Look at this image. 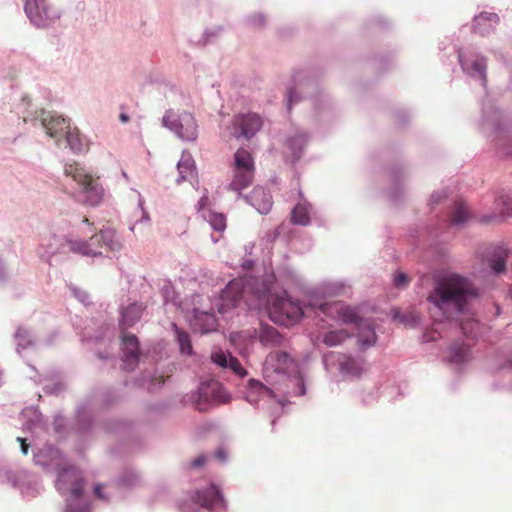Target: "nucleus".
<instances>
[{
    "mask_svg": "<svg viewBox=\"0 0 512 512\" xmlns=\"http://www.w3.org/2000/svg\"><path fill=\"white\" fill-rule=\"evenodd\" d=\"M376 400H377V393L373 389L361 397V401L364 405H369Z\"/></svg>",
    "mask_w": 512,
    "mask_h": 512,
    "instance_id": "nucleus-50",
    "label": "nucleus"
},
{
    "mask_svg": "<svg viewBox=\"0 0 512 512\" xmlns=\"http://www.w3.org/2000/svg\"><path fill=\"white\" fill-rule=\"evenodd\" d=\"M17 441L20 443L22 453L24 455H27L30 445L27 443L26 439L22 438V437H18Z\"/></svg>",
    "mask_w": 512,
    "mask_h": 512,
    "instance_id": "nucleus-54",
    "label": "nucleus"
},
{
    "mask_svg": "<svg viewBox=\"0 0 512 512\" xmlns=\"http://www.w3.org/2000/svg\"><path fill=\"white\" fill-rule=\"evenodd\" d=\"M208 202H209L208 193H207V190L204 189V194L201 196V198L199 199V201L197 203V210H198V212L201 213L202 216L204 213H207V211H208L206 209Z\"/></svg>",
    "mask_w": 512,
    "mask_h": 512,
    "instance_id": "nucleus-48",
    "label": "nucleus"
},
{
    "mask_svg": "<svg viewBox=\"0 0 512 512\" xmlns=\"http://www.w3.org/2000/svg\"><path fill=\"white\" fill-rule=\"evenodd\" d=\"M24 10L30 21L37 27H45L60 18L58 9L47 3V0H25Z\"/></svg>",
    "mask_w": 512,
    "mask_h": 512,
    "instance_id": "nucleus-12",
    "label": "nucleus"
},
{
    "mask_svg": "<svg viewBox=\"0 0 512 512\" xmlns=\"http://www.w3.org/2000/svg\"><path fill=\"white\" fill-rule=\"evenodd\" d=\"M247 25L253 28L263 27L266 23L265 16L262 13L252 14L245 17Z\"/></svg>",
    "mask_w": 512,
    "mask_h": 512,
    "instance_id": "nucleus-45",
    "label": "nucleus"
},
{
    "mask_svg": "<svg viewBox=\"0 0 512 512\" xmlns=\"http://www.w3.org/2000/svg\"><path fill=\"white\" fill-rule=\"evenodd\" d=\"M205 462H206V456L200 455L190 462L189 468L190 469L201 468L205 464Z\"/></svg>",
    "mask_w": 512,
    "mask_h": 512,
    "instance_id": "nucleus-52",
    "label": "nucleus"
},
{
    "mask_svg": "<svg viewBox=\"0 0 512 512\" xmlns=\"http://www.w3.org/2000/svg\"><path fill=\"white\" fill-rule=\"evenodd\" d=\"M402 178H403L402 172L401 173L398 171L393 172L392 180L396 186L399 184V182L402 180Z\"/></svg>",
    "mask_w": 512,
    "mask_h": 512,
    "instance_id": "nucleus-57",
    "label": "nucleus"
},
{
    "mask_svg": "<svg viewBox=\"0 0 512 512\" xmlns=\"http://www.w3.org/2000/svg\"><path fill=\"white\" fill-rule=\"evenodd\" d=\"M499 16L496 13L482 12L474 17L473 28L482 36L490 34L496 29Z\"/></svg>",
    "mask_w": 512,
    "mask_h": 512,
    "instance_id": "nucleus-24",
    "label": "nucleus"
},
{
    "mask_svg": "<svg viewBox=\"0 0 512 512\" xmlns=\"http://www.w3.org/2000/svg\"><path fill=\"white\" fill-rule=\"evenodd\" d=\"M197 407L204 410L208 403H226L230 400L224 387L216 380L201 382L197 391Z\"/></svg>",
    "mask_w": 512,
    "mask_h": 512,
    "instance_id": "nucleus-14",
    "label": "nucleus"
},
{
    "mask_svg": "<svg viewBox=\"0 0 512 512\" xmlns=\"http://www.w3.org/2000/svg\"><path fill=\"white\" fill-rule=\"evenodd\" d=\"M211 361L217 366L231 370L235 375L243 378L247 372L242 367L239 360L232 356L230 353H225L222 350L214 351L211 354Z\"/></svg>",
    "mask_w": 512,
    "mask_h": 512,
    "instance_id": "nucleus-22",
    "label": "nucleus"
},
{
    "mask_svg": "<svg viewBox=\"0 0 512 512\" xmlns=\"http://www.w3.org/2000/svg\"><path fill=\"white\" fill-rule=\"evenodd\" d=\"M351 335L345 329L330 330L323 334L322 342L327 347H335L343 344Z\"/></svg>",
    "mask_w": 512,
    "mask_h": 512,
    "instance_id": "nucleus-36",
    "label": "nucleus"
},
{
    "mask_svg": "<svg viewBox=\"0 0 512 512\" xmlns=\"http://www.w3.org/2000/svg\"><path fill=\"white\" fill-rule=\"evenodd\" d=\"M294 86L292 88H288L286 92V100H287V109L291 111L292 106L297 104L300 101V97L298 96L297 90L302 89H316V85L308 80L306 82H302L301 73H296L293 76Z\"/></svg>",
    "mask_w": 512,
    "mask_h": 512,
    "instance_id": "nucleus-29",
    "label": "nucleus"
},
{
    "mask_svg": "<svg viewBox=\"0 0 512 512\" xmlns=\"http://www.w3.org/2000/svg\"><path fill=\"white\" fill-rule=\"evenodd\" d=\"M215 458L218 459L221 462H225L227 460V453L223 449H218L215 454Z\"/></svg>",
    "mask_w": 512,
    "mask_h": 512,
    "instance_id": "nucleus-56",
    "label": "nucleus"
},
{
    "mask_svg": "<svg viewBox=\"0 0 512 512\" xmlns=\"http://www.w3.org/2000/svg\"><path fill=\"white\" fill-rule=\"evenodd\" d=\"M135 226H136V224H133L132 226H130V228H129V229H130L131 231H134Z\"/></svg>",
    "mask_w": 512,
    "mask_h": 512,
    "instance_id": "nucleus-64",
    "label": "nucleus"
},
{
    "mask_svg": "<svg viewBox=\"0 0 512 512\" xmlns=\"http://www.w3.org/2000/svg\"><path fill=\"white\" fill-rule=\"evenodd\" d=\"M122 176H123L126 180H128V175H127V173H126L125 171H122Z\"/></svg>",
    "mask_w": 512,
    "mask_h": 512,
    "instance_id": "nucleus-63",
    "label": "nucleus"
},
{
    "mask_svg": "<svg viewBox=\"0 0 512 512\" xmlns=\"http://www.w3.org/2000/svg\"><path fill=\"white\" fill-rule=\"evenodd\" d=\"M103 246L111 252H120L123 249V238L111 227H103L99 231Z\"/></svg>",
    "mask_w": 512,
    "mask_h": 512,
    "instance_id": "nucleus-31",
    "label": "nucleus"
},
{
    "mask_svg": "<svg viewBox=\"0 0 512 512\" xmlns=\"http://www.w3.org/2000/svg\"><path fill=\"white\" fill-rule=\"evenodd\" d=\"M94 495L96 498L104 501H109L112 497L110 492H103V486L100 484L95 485Z\"/></svg>",
    "mask_w": 512,
    "mask_h": 512,
    "instance_id": "nucleus-49",
    "label": "nucleus"
},
{
    "mask_svg": "<svg viewBox=\"0 0 512 512\" xmlns=\"http://www.w3.org/2000/svg\"><path fill=\"white\" fill-rule=\"evenodd\" d=\"M138 205L143 212L141 221H145L148 223L150 221V218H149L148 213L146 211H144V199L141 196L139 197Z\"/></svg>",
    "mask_w": 512,
    "mask_h": 512,
    "instance_id": "nucleus-55",
    "label": "nucleus"
},
{
    "mask_svg": "<svg viewBox=\"0 0 512 512\" xmlns=\"http://www.w3.org/2000/svg\"><path fill=\"white\" fill-rule=\"evenodd\" d=\"M92 418V411L88 405L83 404L77 408L76 419L79 432L85 433L90 429Z\"/></svg>",
    "mask_w": 512,
    "mask_h": 512,
    "instance_id": "nucleus-37",
    "label": "nucleus"
},
{
    "mask_svg": "<svg viewBox=\"0 0 512 512\" xmlns=\"http://www.w3.org/2000/svg\"><path fill=\"white\" fill-rule=\"evenodd\" d=\"M507 251L501 246L493 249L492 259L490 260V267L496 273H502L506 268Z\"/></svg>",
    "mask_w": 512,
    "mask_h": 512,
    "instance_id": "nucleus-39",
    "label": "nucleus"
},
{
    "mask_svg": "<svg viewBox=\"0 0 512 512\" xmlns=\"http://www.w3.org/2000/svg\"><path fill=\"white\" fill-rule=\"evenodd\" d=\"M122 341V368L126 371H133L139 363V342L135 335L121 330Z\"/></svg>",
    "mask_w": 512,
    "mask_h": 512,
    "instance_id": "nucleus-16",
    "label": "nucleus"
},
{
    "mask_svg": "<svg viewBox=\"0 0 512 512\" xmlns=\"http://www.w3.org/2000/svg\"><path fill=\"white\" fill-rule=\"evenodd\" d=\"M203 218L215 231L222 232L226 228V218L222 213L207 211V213L203 214Z\"/></svg>",
    "mask_w": 512,
    "mask_h": 512,
    "instance_id": "nucleus-40",
    "label": "nucleus"
},
{
    "mask_svg": "<svg viewBox=\"0 0 512 512\" xmlns=\"http://www.w3.org/2000/svg\"><path fill=\"white\" fill-rule=\"evenodd\" d=\"M469 358V347L463 340H458L450 345L444 356V360L454 367L465 364L469 361Z\"/></svg>",
    "mask_w": 512,
    "mask_h": 512,
    "instance_id": "nucleus-23",
    "label": "nucleus"
},
{
    "mask_svg": "<svg viewBox=\"0 0 512 512\" xmlns=\"http://www.w3.org/2000/svg\"><path fill=\"white\" fill-rule=\"evenodd\" d=\"M399 319L401 322L409 325H416L419 322V318L414 314L403 315Z\"/></svg>",
    "mask_w": 512,
    "mask_h": 512,
    "instance_id": "nucleus-53",
    "label": "nucleus"
},
{
    "mask_svg": "<svg viewBox=\"0 0 512 512\" xmlns=\"http://www.w3.org/2000/svg\"><path fill=\"white\" fill-rule=\"evenodd\" d=\"M294 359L285 351H272L263 363V377L267 383L256 379H249L245 399L251 405L265 409L273 417L271 423L275 424L276 418L284 409V400L279 394H287L290 391L283 386L288 387L289 383H295L298 386L296 395L302 396L306 393L304 382L301 378L293 377L296 373Z\"/></svg>",
    "mask_w": 512,
    "mask_h": 512,
    "instance_id": "nucleus-2",
    "label": "nucleus"
},
{
    "mask_svg": "<svg viewBox=\"0 0 512 512\" xmlns=\"http://www.w3.org/2000/svg\"><path fill=\"white\" fill-rule=\"evenodd\" d=\"M204 509L210 512L226 510L224 496L218 486L208 483L205 487L197 488L186 501L180 504L181 512H199Z\"/></svg>",
    "mask_w": 512,
    "mask_h": 512,
    "instance_id": "nucleus-7",
    "label": "nucleus"
},
{
    "mask_svg": "<svg viewBox=\"0 0 512 512\" xmlns=\"http://www.w3.org/2000/svg\"><path fill=\"white\" fill-rule=\"evenodd\" d=\"M390 198L394 201L398 200L399 198V194L396 192V191H391L390 192Z\"/></svg>",
    "mask_w": 512,
    "mask_h": 512,
    "instance_id": "nucleus-61",
    "label": "nucleus"
},
{
    "mask_svg": "<svg viewBox=\"0 0 512 512\" xmlns=\"http://www.w3.org/2000/svg\"><path fill=\"white\" fill-rule=\"evenodd\" d=\"M83 223H85L87 225H92V223H90L89 219L86 217L83 218Z\"/></svg>",
    "mask_w": 512,
    "mask_h": 512,
    "instance_id": "nucleus-62",
    "label": "nucleus"
},
{
    "mask_svg": "<svg viewBox=\"0 0 512 512\" xmlns=\"http://www.w3.org/2000/svg\"><path fill=\"white\" fill-rule=\"evenodd\" d=\"M69 289L74 298L78 300L81 304H83L84 306H88L91 304V297L86 290L75 285H70Z\"/></svg>",
    "mask_w": 512,
    "mask_h": 512,
    "instance_id": "nucleus-43",
    "label": "nucleus"
},
{
    "mask_svg": "<svg viewBox=\"0 0 512 512\" xmlns=\"http://www.w3.org/2000/svg\"><path fill=\"white\" fill-rule=\"evenodd\" d=\"M162 124L183 141H195L198 137V124L189 112L175 115L172 110H167L162 118Z\"/></svg>",
    "mask_w": 512,
    "mask_h": 512,
    "instance_id": "nucleus-11",
    "label": "nucleus"
},
{
    "mask_svg": "<svg viewBox=\"0 0 512 512\" xmlns=\"http://www.w3.org/2000/svg\"><path fill=\"white\" fill-rule=\"evenodd\" d=\"M471 214L462 201L456 202L452 208L449 223L450 225L462 227L469 219Z\"/></svg>",
    "mask_w": 512,
    "mask_h": 512,
    "instance_id": "nucleus-34",
    "label": "nucleus"
},
{
    "mask_svg": "<svg viewBox=\"0 0 512 512\" xmlns=\"http://www.w3.org/2000/svg\"><path fill=\"white\" fill-rule=\"evenodd\" d=\"M172 330L175 334L181 353L184 355H192L193 348L188 333L179 328L175 323H172Z\"/></svg>",
    "mask_w": 512,
    "mask_h": 512,
    "instance_id": "nucleus-38",
    "label": "nucleus"
},
{
    "mask_svg": "<svg viewBox=\"0 0 512 512\" xmlns=\"http://www.w3.org/2000/svg\"><path fill=\"white\" fill-rule=\"evenodd\" d=\"M281 228L282 227L279 226L273 231H268L264 237V240L269 244L273 243L279 237Z\"/></svg>",
    "mask_w": 512,
    "mask_h": 512,
    "instance_id": "nucleus-51",
    "label": "nucleus"
},
{
    "mask_svg": "<svg viewBox=\"0 0 512 512\" xmlns=\"http://www.w3.org/2000/svg\"><path fill=\"white\" fill-rule=\"evenodd\" d=\"M496 205L501 206L500 213L504 216L512 215V198L508 195L501 196L496 200Z\"/></svg>",
    "mask_w": 512,
    "mask_h": 512,
    "instance_id": "nucleus-44",
    "label": "nucleus"
},
{
    "mask_svg": "<svg viewBox=\"0 0 512 512\" xmlns=\"http://www.w3.org/2000/svg\"><path fill=\"white\" fill-rule=\"evenodd\" d=\"M458 61L463 73L478 83L484 92L487 88L488 59L476 47L468 46L457 50Z\"/></svg>",
    "mask_w": 512,
    "mask_h": 512,
    "instance_id": "nucleus-8",
    "label": "nucleus"
},
{
    "mask_svg": "<svg viewBox=\"0 0 512 512\" xmlns=\"http://www.w3.org/2000/svg\"><path fill=\"white\" fill-rule=\"evenodd\" d=\"M66 177H70L66 183V193L76 202L90 207L101 204L104 190L90 168L81 163L66 164Z\"/></svg>",
    "mask_w": 512,
    "mask_h": 512,
    "instance_id": "nucleus-5",
    "label": "nucleus"
},
{
    "mask_svg": "<svg viewBox=\"0 0 512 512\" xmlns=\"http://www.w3.org/2000/svg\"><path fill=\"white\" fill-rule=\"evenodd\" d=\"M99 241L97 235L90 238L89 241L82 240H70L66 238V244L69 246V250L73 253L80 254L86 257H100L102 256L101 251H97L92 248V245Z\"/></svg>",
    "mask_w": 512,
    "mask_h": 512,
    "instance_id": "nucleus-28",
    "label": "nucleus"
},
{
    "mask_svg": "<svg viewBox=\"0 0 512 512\" xmlns=\"http://www.w3.org/2000/svg\"><path fill=\"white\" fill-rule=\"evenodd\" d=\"M495 218H496V216H495V215H488V216H484V217H482V218L480 219V221H481V222H483V223H488V222H490V221L494 220Z\"/></svg>",
    "mask_w": 512,
    "mask_h": 512,
    "instance_id": "nucleus-58",
    "label": "nucleus"
},
{
    "mask_svg": "<svg viewBox=\"0 0 512 512\" xmlns=\"http://www.w3.org/2000/svg\"><path fill=\"white\" fill-rule=\"evenodd\" d=\"M15 338L19 349H26L33 344L31 333L26 328H18Z\"/></svg>",
    "mask_w": 512,
    "mask_h": 512,
    "instance_id": "nucleus-42",
    "label": "nucleus"
},
{
    "mask_svg": "<svg viewBox=\"0 0 512 512\" xmlns=\"http://www.w3.org/2000/svg\"><path fill=\"white\" fill-rule=\"evenodd\" d=\"M142 483L140 475L134 469L124 470L117 480V485L122 489H133Z\"/></svg>",
    "mask_w": 512,
    "mask_h": 512,
    "instance_id": "nucleus-35",
    "label": "nucleus"
},
{
    "mask_svg": "<svg viewBox=\"0 0 512 512\" xmlns=\"http://www.w3.org/2000/svg\"><path fill=\"white\" fill-rule=\"evenodd\" d=\"M193 316L190 319V326L196 332L205 334L212 332L217 327V320L214 313L194 308Z\"/></svg>",
    "mask_w": 512,
    "mask_h": 512,
    "instance_id": "nucleus-20",
    "label": "nucleus"
},
{
    "mask_svg": "<svg viewBox=\"0 0 512 512\" xmlns=\"http://www.w3.org/2000/svg\"><path fill=\"white\" fill-rule=\"evenodd\" d=\"M119 119L122 123H127L129 121V116L126 113H121Z\"/></svg>",
    "mask_w": 512,
    "mask_h": 512,
    "instance_id": "nucleus-60",
    "label": "nucleus"
},
{
    "mask_svg": "<svg viewBox=\"0 0 512 512\" xmlns=\"http://www.w3.org/2000/svg\"><path fill=\"white\" fill-rule=\"evenodd\" d=\"M312 104L316 112L319 114H326L331 108L328 96L322 91H319L317 95L312 97Z\"/></svg>",
    "mask_w": 512,
    "mask_h": 512,
    "instance_id": "nucleus-41",
    "label": "nucleus"
},
{
    "mask_svg": "<svg viewBox=\"0 0 512 512\" xmlns=\"http://www.w3.org/2000/svg\"><path fill=\"white\" fill-rule=\"evenodd\" d=\"M259 340L262 345L267 347H282L286 342V339L279 331L268 324L260 325Z\"/></svg>",
    "mask_w": 512,
    "mask_h": 512,
    "instance_id": "nucleus-26",
    "label": "nucleus"
},
{
    "mask_svg": "<svg viewBox=\"0 0 512 512\" xmlns=\"http://www.w3.org/2000/svg\"><path fill=\"white\" fill-rule=\"evenodd\" d=\"M66 486L69 484L70 502L66 505V512H92L90 503L83 492L84 479L82 472L76 467L66 463Z\"/></svg>",
    "mask_w": 512,
    "mask_h": 512,
    "instance_id": "nucleus-10",
    "label": "nucleus"
},
{
    "mask_svg": "<svg viewBox=\"0 0 512 512\" xmlns=\"http://www.w3.org/2000/svg\"><path fill=\"white\" fill-rule=\"evenodd\" d=\"M309 141V134L303 130L296 129L286 137L284 156L286 160L294 163L303 155L304 149Z\"/></svg>",
    "mask_w": 512,
    "mask_h": 512,
    "instance_id": "nucleus-17",
    "label": "nucleus"
},
{
    "mask_svg": "<svg viewBox=\"0 0 512 512\" xmlns=\"http://www.w3.org/2000/svg\"><path fill=\"white\" fill-rule=\"evenodd\" d=\"M357 345L359 350L365 351L377 342L375 326L371 319L363 318L355 325Z\"/></svg>",
    "mask_w": 512,
    "mask_h": 512,
    "instance_id": "nucleus-19",
    "label": "nucleus"
},
{
    "mask_svg": "<svg viewBox=\"0 0 512 512\" xmlns=\"http://www.w3.org/2000/svg\"><path fill=\"white\" fill-rule=\"evenodd\" d=\"M41 123L46 130L47 135L54 138L58 144L62 139L64 119L54 117L50 112H48L43 113Z\"/></svg>",
    "mask_w": 512,
    "mask_h": 512,
    "instance_id": "nucleus-30",
    "label": "nucleus"
},
{
    "mask_svg": "<svg viewBox=\"0 0 512 512\" xmlns=\"http://www.w3.org/2000/svg\"><path fill=\"white\" fill-rule=\"evenodd\" d=\"M262 124L261 117L256 113L240 114L233 120L231 134L235 138L243 137L249 140L261 129Z\"/></svg>",
    "mask_w": 512,
    "mask_h": 512,
    "instance_id": "nucleus-15",
    "label": "nucleus"
},
{
    "mask_svg": "<svg viewBox=\"0 0 512 512\" xmlns=\"http://www.w3.org/2000/svg\"><path fill=\"white\" fill-rule=\"evenodd\" d=\"M92 145L91 139L82 133L77 127L71 126L70 120L66 119V147L73 154L85 155Z\"/></svg>",
    "mask_w": 512,
    "mask_h": 512,
    "instance_id": "nucleus-18",
    "label": "nucleus"
},
{
    "mask_svg": "<svg viewBox=\"0 0 512 512\" xmlns=\"http://www.w3.org/2000/svg\"><path fill=\"white\" fill-rule=\"evenodd\" d=\"M143 306L134 302L127 307L121 308L119 326L121 330H126L136 324L142 316Z\"/></svg>",
    "mask_w": 512,
    "mask_h": 512,
    "instance_id": "nucleus-25",
    "label": "nucleus"
},
{
    "mask_svg": "<svg viewBox=\"0 0 512 512\" xmlns=\"http://www.w3.org/2000/svg\"><path fill=\"white\" fill-rule=\"evenodd\" d=\"M479 126L483 132L495 134L504 141L503 147L499 148L501 155L512 156V131H510V121L503 117L501 112L490 103L483 101L481 104V120Z\"/></svg>",
    "mask_w": 512,
    "mask_h": 512,
    "instance_id": "nucleus-6",
    "label": "nucleus"
},
{
    "mask_svg": "<svg viewBox=\"0 0 512 512\" xmlns=\"http://www.w3.org/2000/svg\"><path fill=\"white\" fill-rule=\"evenodd\" d=\"M325 370L331 374H339L345 379L359 378L364 371V359L351 355L328 352L323 356Z\"/></svg>",
    "mask_w": 512,
    "mask_h": 512,
    "instance_id": "nucleus-9",
    "label": "nucleus"
},
{
    "mask_svg": "<svg viewBox=\"0 0 512 512\" xmlns=\"http://www.w3.org/2000/svg\"><path fill=\"white\" fill-rule=\"evenodd\" d=\"M177 170L179 176L176 180L178 184L188 179L189 176H196V164L194 159L189 153H182L180 160L177 163Z\"/></svg>",
    "mask_w": 512,
    "mask_h": 512,
    "instance_id": "nucleus-32",
    "label": "nucleus"
},
{
    "mask_svg": "<svg viewBox=\"0 0 512 512\" xmlns=\"http://www.w3.org/2000/svg\"><path fill=\"white\" fill-rule=\"evenodd\" d=\"M271 288L272 282L269 279L238 277L222 290L215 306L221 315L228 316L242 304L247 308H255L271 300L269 316L273 322L283 326L297 323L304 315L299 301L293 300L286 290L281 294L271 295Z\"/></svg>",
    "mask_w": 512,
    "mask_h": 512,
    "instance_id": "nucleus-1",
    "label": "nucleus"
},
{
    "mask_svg": "<svg viewBox=\"0 0 512 512\" xmlns=\"http://www.w3.org/2000/svg\"><path fill=\"white\" fill-rule=\"evenodd\" d=\"M478 292L473 283L458 274H449L435 281L433 289L427 296L433 319L432 331L423 334L424 342L436 341L442 337L439 324L448 323L458 328L456 321L464 314L470 301L477 298Z\"/></svg>",
    "mask_w": 512,
    "mask_h": 512,
    "instance_id": "nucleus-3",
    "label": "nucleus"
},
{
    "mask_svg": "<svg viewBox=\"0 0 512 512\" xmlns=\"http://www.w3.org/2000/svg\"><path fill=\"white\" fill-rule=\"evenodd\" d=\"M254 161L251 154L245 149H238L234 154L233 179L227 189L238 193L248 204L253 206L260 214H268L272 208L273 200L269 191L256 186L249 195H242L241 191L252 184L254 179Z\"/></svg>",
    "mask_w": 512,
    "mask_h": 512,
    "instance_id": "nucleus-4",
    "label": "nucleus"
},
{
    "mask_svg": "<svg viewBox=\"0 0 512 512\" xmlns=\"http://www.w3.org/2000/svg\"><path fill=\"white\" fill-rule=\"evenodd\" d=\"M350 284L344 280H331L322 282L317 291L327 297L344 296L350 292Z\"/></svg>",
    "mask_w": 512,
    "mask_h": 512,
    "instance_id": "nucleus-27",
    "label": "nucleus"
},
{
    "mask_svg": "<svg viewBox=\"0 0 512 512\" xmlns=\"http://www.w3.org/2000/svg\"><path fill=\"white\" fill-rule=\"evenodd\" d=\"M394 285L397 288H405L409 283L408 276L404 272H397L393 279Z\"/></svg>",
    "mask_w": 512,
    "mask_h": 512,
    "instance_id": "nucleus-46",
    "label": "nucleus"
},
{
    "mask_svg": "<svg viewBox=\"0 0 512 512\" xmlns=\"http://www.w3.org/2000/svg\"><path fill=\"white\" fill-rule=\"evenodd\" d=\"M319 311L324 316L343 324H357L361 319L359 310L343 302H323L319 305Z\"/></svg>",
    "mask_w": 512,
    "mask_h": 512,
    "instance_id": "nucleus-13",
    "label": "nucleus"
},
{
    "mask_svg": "<svg viewBox=\"0 0 512 512\" xmlns=\"http://www.w3.org/2000/svg\"><path fill=\"white\" fill-rule=\"evenodd\" d=\"M36 462L43 466L55 468L58 475L56 486L58 489H60V478L64 472V468L62 467V456L60 452L51 446H47L41 451Z\"/></svg>",
    "mask_w": 512,
    "mask_h": 512,
    "instance_id": "nucleus-21",
    "label": "nucleus"
},
{
    "mask_svg": "<svg viewBox=\"0 0 512 512\" xmlns=\"http://www.w3.org/2000/svg\"><path fill=\"white\" fill-rule=\"evenodd\" d=\"M447 197V191L445 189L440 191H434L430 197V206L437 205L443 199Z\"/></svg>",
    "mask_w": 512,
    "mask_h": 512,
    "instance_id": "nucleus-47",
    "label": "nucleus"
},
{
    "mask_svg": "<svg viewBox=\"0 0 512 512\" xmlns=\"http://www.w3.org/2000/svg\"><path fill=\"white\" fill-rule=\"evenodd\" d=\"M312 206L306 200L300 201L291 211V222L294 225L307 226L310 224Z\"/></svg>",
    "mask_w": 512,
    "mask_h": 512,
    "instance_id": "nucleus-33",
    "label": "nucleus"
},
{
    "mask_svg": "<svg viewBox=\"0 0 512 512\" xmlns=\"http://www.w3.org/2000/svg\"><path fill=\"white\" fill-rule=\"evenodd\" d=\"M287 275H288L289 278H291V280L293 282H297L298 281V276L293 271H288Z\"/></svg>",
    "mask_w": 512,
    "mask_h": 512,
    "instance_id": "nucleus-59",
    "label": "nucleus"
}]
</instances>
